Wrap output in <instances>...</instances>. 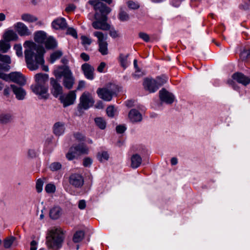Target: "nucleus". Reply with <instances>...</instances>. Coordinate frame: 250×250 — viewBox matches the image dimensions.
<instances>
[{
	"label": "nucleus",
	"instance_id": "f257e3e1",
	"mask_svg": "<svg viewBox=\"0 0 250 250\" xmlns=\"http://www.w3.org/2000/svg\"><path fill=\"white\" fill-rule=\"evenodd\" d=\"M23 46L26 48L24 51V55L27 67L33 71L37 69L41 65H42L43 71H48V67L43 65L44 63L43 55L45 52L43 47L31 41L25 42Z\"/></svg>",
	"mask_w": 250,
	"mask_h": 250
},
{
	"label": "nucleus",
	"instance_id": "f03ea898",
	"mask_svg": "<svg viewBox=\"0 0 250 250\" xmlns=\"http://www.w3.org/2000/svg\"><path fill=\"white\" fill-rule=\"evenodd\" d=\"M63 240L62 231L58 229H51L46 236V244L50 249L57 250L62 247Z\"/></svg>",
	"mask_w": 250,
	"mask_h": 250
},
{
	"label": "nucleus",
	"instance_id": "7ed1b4c3",
	"mask_svg": "<svg viewBox=\"0 0 250 250\" xmlns=\"http://www.w3.org/2000/svg\"><path fill=\"white\" fill-rule=\"evenodd\" d=\"M232 78L233 80H228V83L231 86L234 90H237L238 87L236 85L233 80L236 81L238 83H241L244 85H247L250 83V78L246 76L242 73H235L232 75Z\"/></svg>",
	"mask_w": 250,
	"mask_h": 250
},
{
	"label": "nucleus",
	"instance_id": "20e7f679",
	"mask_svg": "<svg viewBox=\"0 0 250 250\" xmlns=\"http://www.w3.org/2000/svg\"><path fill=\"white\" fill-rule=\"evenodd\" d=\"M95 21L92 22V26L96 29H102L108 30L110 29V25L106 22L107 16H100L98 12H96L94 15Z\"/></svg>",
	"mask_w": 250,
	"mask_h": 250
},
{
	"label": "nucleus",
	"instance_id": "39448f33",
	"mask_svg": "<svg viewBox=\"0 0 250 250\" xmlns=\"http://www.w3.org/2000/svg\"><path fill=\"white\" fill-rule=\"evenodd\" d=\"M95 101L91 93L83 92L80 98L79 107L80 109H87L93 105Z\"/></svg>",
	"mask_w": 250,
	"mask_h": 250
},
{
	"label": "nucleus",
	"instance_id": "423d86ee",
	"mask_svg": "<svg viewBox=\"0 0 250 250\" xmlns=\"http://www.w3.org/2000/svg\"><path fill=\"white\" fill-rule=\"evenodd\" d=\"M93 35L98 38L99 51L103 55L107 54V43L106 42L107 38V35H104L102 32L99 31L94 32Z\"/></svg>",
	"mask_w": 250,
	"mask_h": 250
},
{
	"label": "nucleus",
	"instance_id": "0eeeda50",
	"mask_svg": "<svg viewBox=\"0 0 250 250\" xmlns=\"http://www.w3.org/2000/svg\"><path fill=\"white\" fill-rule=\"evenodd\" d=\"M31 88L33 92L39 95L40 99L46 100L48 98V87L45 84H35L32 85Z\"/></svg>",
	"mask_w": 250,
	"mask_h": 250
},
{
	"label": "nucleus",
	"instance_id": "6e6552de",
	"mask_svg": "<svg viewBox=\"0 0 250 250\" xmlns=\"http://www.w3.org/2000/svg\"><path fill=\"white\" fill-rule=\"evenodd\" d=\"M68 182L75 188H80L84 184V178L80 174L72 173L69 177Z\"/></svg>",
	"mask_w": 250,
	"mask_h": 250
},
{
	"label": "nucleus",
	"instance_id": "1a4fd4ad",
	"mask_svg": "<svg viewBox=\"0 0 250 250\" xmlns=\"http://www.w3.org/2000/svg\"><path fill=\"white\" fill-rule=\"evenodd\" d=\"M76 98L75 91H70L67 95H62L59 97V100L65 107L74 103Z\"/></svg>",
	"mask_w": 250,
	"mask_h": 250
},
{
	"label": "nucleus",
	"instance_id": "9d476101",
	"mask_svg": "<svg viewBox=\"0 0 250 250\" xmlns=\"http://www.w3.org/2000/svg\"><path fill=\"white\" fill-rule=\"evenodd\" d=\"M50 85L51 86L50 89L51 93L55 98H57L62 95V87L59 82L53 78L50 79Z\"/></svg>",
	"mask_w": 250,
	"mask_h": 250
},
{
	"label": "nucleus",
	"instance_id": "9b49d317",
	"mask_svg": "<svg viewBox=\"0 0 250 250\" xmlns=\"http://www.w3.org/2000/svg\"><path fill=\"white\" fill-rule=\"evenodd\" d=\"M159 98L162 102L167 104H172L175 99L173 94L165 88L162 89L159 91Z\"/></svg>",
	"mask_w": 250,
	"mask_h": 250
},
{
	"label": "nucleus",
	"instance_id": "f8f14e48",
	"mask_svg": "<svg viewBox=\"0 0 250 250\" xmlns=\"http://www.w3.org/2000/svg\"><path fill=\"white\" fill-rule=\"evenodd\" d=\"M11 81L20 85H24L26 80L22 74L19 72H13L9 74L8 82Z\"/></svg>",
	"mask_w": 250,
	"mask_h": 250
},
{
	"label": "nucleus",
	"instance_id": "ddd939ff",
	"mask_svg": "<svg viewBox=\"0 0 250 250\" xmlns=\"http://www.w3.org/2000/svg\"><path fill=\"white\" fill-rule=\"evenodd\" d=\"M98 97L105 101H110L112 100L113 92L107 88H99L97 90Z\"/></svg>",
	"mask_w": 250,
	"mask_h": 250
},
{
	"label": "nucleus",
	"instance_id": "4468645a",
	"mask_svg": "<svg viewBox=\"0 0 250 250\" xmlns=\"http://www.w3.org/2000/svg\"><path fill=\"white\" fill-rule=\"evenodd\" d=\"M14 27L20 36H27L31 34L28 27L21 22H18L14 25Z\"/></svg>",
	"mask_w": 250,
	"mask_h": 250
},
{
	"label": "nucleus",
	"instance_id": "2eb2a0df",
	"mask_svg": "<svg viewBox=\"0 0 250 250\" xmlns=\"http://www.w3.org/2000/svg\"><path fill=\"white\" fill-rule=\"evenodd\" d=\"M85 78L88 80H92L94 78V68L88 63H83L81 66Z\"/></svg>",
	"mask_w": 250,
	"mask_h": 250
},
{
	"label": "nucleus",
	"instance_id": "dca6fc26",
	"mask_svg": "<svg viewBox=\"0 0 250 250\" xmlns=\"http://www.w3.org/2000/svg\"><path fill=\"white\" fill-rule=\"evenodd\" d=\"M143 85L145 89L148 91L149 93H154L158 89V85L153 79L145 78Z\"/></svg>",
	"mask_w": 250,
	"mask_h": 250
},
{
	"label": "nucleus",
	"instance_id": "f3484780",
	"mask_svg": "<svg viewBox=\"0 0 250 250\" xmlns=\"http://www.w3.org/2000/svg\"><path fill=\"white\" fill-rule=\"evenodd\" d=\"M52 27L56 29H65L67 28V24L66 20L64 18H58L54 20L51 23Z\"/></svg>",
	"mask_w": 250,
	"mask_h": 250
},
{
	"label": "nucleus",
	"instance_id": "a211bd4d",
	"mask_svg": "<svg viewBox=\"0 0 250 250\" xmlns=\"http://www.w3.org/2000/svg\"><path fill=\"white\" fill-rule=\"evenodd\" d=\"M72 74L71 70L67 66H62L60 67L57 70L55 71V76L58 78L63 77L65 78Z\"/></svg>",
	"mask_w": 250,
	"mask_h": 250
},
{
	"label": "nucleus",
	"instance_id": "6ab92c4d",
	"mask_svg": "<svg viewBox=\"0 0 250 250\" xmlns=\"http://www.w3.org/2000/svg\"><path fill=\"white\" fill-rule=\"evenodd\" d=\"M96 12L99 11L101 14L100 16H106L111 11V9L107 6L103 2L99 1L95 5V9Z\"/></svg>",
	"mask_w": 250,
	"mask_h": 250
},
{
	"label": "nucleus",
	"instance_id": "aec40b11",
	"mask_svg": "<svg viewBox=\"0 0 250 250\" xmlns=\"http://www.w3.org/2000/svg\"><path fill=\"white\" fill-rule=\"evenodd\" d=\"M19 37L17 33L13 30H6L2 35V39L10 42L17 41Z\"/></svg>",
	"mask_w": 250,
	"mask_h": 250
},
{
	"label": "nucleus",
	"instance_id": "412c9836",
	"mask_svg": "<svg viewBox=\"0 0 250 250\" xmlns=\"http://www.w3.org/2000/svg\"><path fill=\"white\" fill-rule=\"evenodd\" d=\"M10 86L18 100H22L24 99L26 93L22 88L18 87L14 84H11Z\"/></svg>",
	"mask_w": 250,
	"mask_h": 250
},
{
	"label": "nucleus",
	"instance_id": "4be33fe9",
	"mask_svg": "<svg viewBox=\"0 0 250 250\" xmlns=\"http://www.w3.org/2000/svg\"><path fill=\"white\" fill-rule=\"evenodd\" d=\"M128 118L132 123L140 122L142 120V114L135 109H132L128 113Z\"/></svg>",
	"mask_w": 250,
	"mask_h": 250
},
{
	"label": "nucleus",
	"instance_id": "5701e85b",
	"mask_svg": "<svg viewBox=\"0 0 250 250\" xmlns=\"http://www.w3.org/2000/svg\"><path fill=\"white\" fill-rule=\"evenodd\" d=\"M130 166L132 168L136 169L139 167L142 162V157L138 154H133L130 158Z\"/></svg>",
	"mask_w": 250,
	"mask_h": 250
},
{
	"label": "nucleus",
	"instance_id": "b1692460",
	"mask_svg": "<svg viewBox=\"0 0 250 250\" xmlns=\"http://www.w3.org/2000/svg\"><path fill=\"white\" fill-rule=\"evenodd\" d=\"M64 124L62 122H57L53 126L54 133L57 136H61L64 132Z\"/></svg>",
	"mask_w": 250,
	"mask_h": 250
},
{
	"label": "nucleus",
	"instance_id": "393cba45",
	"mask_svg": "<svg viewBox=\"0 0 250 250\" xmlns=\"http://www.w3.org/2000/svg\"><path fill=\"white\" fill-rule=\"evenodd\" d=\"M47 39V35L44 31H39L35 33L34 40L38 43H44Z\"/></svg>",
	"mask_w": 250,
	"mask_h": 250
},
{
	"label": "nucleus",
	"instance_id": "a878e982",
	"mask_svg": "<svg viewBox=\"0 0 250 250\" xmlns=\"http://www.w3.org/2000/svg\"><path fill=\"white\" fill-rule=\"evenodd\" d=\"M62 215V209L59 206H54L49 211V216L53 220H56L60 218Z\"/></svg>",
	"mask_w": 250,
	"mask_h": 250
},
{
	"label": "nucleus",
	"instance_id": "bb28decb",
	"mask_svg": "<svg viewBox=\"0 0 250 250\" xmlns=\"http://www.w3.org/2000/svg\"><path fill=\"white\" fill-rule=\"evenodd\" d=\"M74 78L71 74L70 76L63 79V84L66 88L70 89L74 84Z\"/></svg>",
	"mask_w": 250,
	"mask_h": 250
},
{
	"label": "nucleus",
	"instance_id": "cd10ccee",
	"mask_svg": "<svg viewBox=\"0 0 250 250\" xmlns=\"http://www.w3.org/2000/svg\"><path fill=\"white\" fill-rule=\"evenodd\" d=\"M48 79V75L46 74L38 73L35 75L36 84H45Z\"/></svg>",
	"mask_w": 250,
	"mask_h": 250
},
{
	"label": "nucleus",
	"instance_id": "c85d7f7f",
	"mask_svg": "<svg viewBox=\"0 0 250 250\" xmlns=\"http://www.w3.org/2000/svg\"><path fill=\"white\" fill-rule=\"evenodd\" d=\"M78 156L79 154L75 146H71L66 154V157L68 160H72Z\"/></svg>",
	"mask_w": 250,
	"mask_h": 250
},
{
	"label": "nucleus",
	"instance_id": "c756f323",
	"mask_svg": "<svg viewBox=\"0 0 250 250\" xmlns=\"http://www.w3.org/2000/svg\"><path fill=\"white\" fill-rule=\"evenodd\" d=\"M44 43L46 48L47 49H53L57 46L56 40L52 37L47 38Z\"/></svg>",
	"mask_w": 250,
	"mask_h": 250
},
{
	"label": "nucleus",
	"instance_id": "7c9ffc66",
	"mask_svg": "<svg viewBox=\"0 0 250 250\" xmlns=\"http://www.w3.org/2000/svg\"><path fill=\"white\" fill-rule=\"evenodd\" d=\"M11 47L9 42L3 39L0 40V51L3 53H7Z\"/></svg>",
	"mask_w": 250,
	"mask_h": 250
},
{
	"label": "nucleus",
	"instance_id": "2f4dec72",
	"mask_svg": "<svg viewBox=\"0 0 250 250\" xmlns=\"http://www.w3.org/2000/svg\"><path fill=\"white\" fill-rule=\"evenodd\" d=\"M84 236V233L82 230L76 231L73 237V241L74 243H79L83 240Z\"/></svg>",
	"mask_w": 250,
	"mask_h": 250
},
{
	"label": "nucleus",
	"instance_id": "473e14b6",
	"mask_svg": "<svg viewBox=\"0 0 250 250\" xmlns=\"http://www.w3.org/2000/svg\"><path fill=\"white\" fill-rule=\"evenodd\" d=\"M12 116L10 114L3 113L0 115V123L6 124L11 122Z\"/></svg>",
	"mask_w": 250,
	"mask_h": 250
},
{
	"label": "nucleus",
	"instance_id": "72a5a7b5",
	"mask_svg": "<svg viewBox=\"0 0 250 250\" xmlns=\"http://www.w3.org/2000/svg\"><path fill=\"white\" fill-rule=\"evenodd\" d=\"M22 21L28 22H33L38 21V18L29 14H23L21 16Z\"/></svg>",
	"mask_w": 250,
	"mask_h": 250
},
{
	"label": "nucleus",
	"instance_id": "f704fd0d",
	"mask_svg": "<svg viewBox=\"0 0 250 250\" xmlns=\"http://www.w3.org/2000/svg\"><path fill=\"white\" fill-rule=\"evenodd\" d=\"M79 155L86 154L88 152V148L84 144H80L75 146Z\"/></svg>",
	"mask_w": 250,
	"mask_h": 250
},
{
	"label": "nucleus",
	"instance_id": "c9c22d12",
	"mask_svg": "<svg viewBox=\"0 0 250 250\" xmlns=\"http://www.w3.org/2000/svg\"><path fill=\"white\" fill-rule=\"evenodd\" d=\"M96 125L101 129H104L106 127V123L104 118L97 117L94 119Z\"/></svg>",
	"mask_w": 250,
	"mask_h": 250
},
{
	"label": "nucleus",
	"instance_id": "e433bc0d",
	"mask_svg": "<svg viewBox=\"0 0 250 250\" xmlns=\"http://www.w3.org/2000/svg\"><path fill=\"white\" fill-rule=\"evenodd\" d=\"M119 19L122 21H127L129 20V16L128 14L121 8L118 15Z\"/></svg>",
	"mask_w": 250,
	"mask_h": 250
},
{
	"label": "nucleus",
	"instance_id": "4c0bfd02",
	"mask_svg": "<svg viewBox=\"0 0 250 250\" xmlns=\"http://www.w3.org/2000/svg\"><path fill=\"white\" fill-rule=\"evenodd\" d=\"M154 81L156 82V85H158V89L159 87L167 83V78L165 76H158L156 78V79H154Z\"/></svg>",
	"mask_w": 250,
	"mask_h": 250
},
{
	"label": "nucleus",
	"instance_id": "58836bf2",
	"mask_svg": "<svg viewBox=\"0 0 250 250\" xmlns=\"http://www.w3.org/2000/svg\"><path fill=\"white\" fill-rule=\"evenodd\" d=\"M62 55V52L60 50H57L50 55V62L53 63L55 61L59 59Z\"/></svg>",
	"mask_w": 250,
	"mask_h": 250
},
{
	"label": "nucleus",
	"instance_id": "ea45409f",
	"mask_svg": "<svg viewBox=\"0 0 250 250\" xmlns=\"http://www.w3.org/2000/svg\"><path fill=\"white\" fill-rule=\"evenodd\" d=\"M16 238L14 236H11L5 238L3 241V246L5 248H9L15 240Z\"/></svg>",
	"mask_w": 250,
	"mask_h": 250
},
{
	"label": "nucleus",
	"instance_id": "a19ab883",
	"mask_svg": "<svg viewBox=\"0 0 250 250\" xmlns=\"http://www.w3.org/2000/svg\"><path fill=\"white\" fill-rule=\"evenodd\" d=\"M128 57V55L125 56L123 54H120L119 59L120 62L121 66L124 67V69H125L128 66V63L127 62V58Z\"/></svg>",
	"mask_w": 250,
	"mask_h": 250
},
{
	"label": "nucleus",
	"instance_id": "79ce46f5",
	"mask_svg": "<svg viewBox=\"0 0 250 250\" xmlns=\"http://www.w3.org/2000/svg\"><path fill=\"white\" fill-rule=\"evenodd\" d=\"M62 168V165L59 162H53L49 166L50 169L52 171H56Z\"/></svg>",
	"mask_w": 250,
	"mask_h": 250
},
{
	"label": "nucleus",
	"instance_id": "37998d69",
	"mask_svg": "<svg viewBox=\"0 0 250 250\" xmlns=\"http://www.w3.org/2000/svg\"><path fill=\"white\" fill-rule=\"evenodd\" d=\"M45 190L48 193H53L56 191V187L52 184H48L45 187Z\"/></svg>",
	"mask_w": 250,
	"mask_h": 250
},
{
	"label": "nucleus",
	"instance_id": "c03bdc74",
	"mask_svg": "<svg viewBox=\"0 0 250 250\" xmlns=\"http://www.w3.org/2000/svg\"><path fill=\"white\" fill-rule=\"evenodd\" d=\"M108 158V154L105 151H103L101 153H99L97 155V158L101 162L103 160H107Z\"/></svg>",
	"mask_w": 250,
	"mask_h": 250
},
{
	"label": "nucleus",
	"instance_id": "a18cd8bd",
	"mask_svg": "<svg viewBox=\"0 0 250 250\" xmlns=\"http://www.w3.org/2000/svg\"><path fill=\"white\" fill-rule=\"evenodd\" d=\"M81 39L82 41V44L84 46L86 45H89L92 42L91 39L85 36H82Z\"/></svg>",
	"mask_w": 250,
	"mask_h": 250
},
{
	"label": "nucleus",
	"instance_id": "49530a36",
	"mask_svg": "<svg viewBox=\"0 0 250 250\" xmlns=\"http://www.w3.org/2000/svg\"><path fill=\"white\" fill-rule=\"evenodd\" d=\"M0 61L6 64H10L11 60L10 57L7 55H2L0 53Z\"/></svg>",
	"mask_w": 250,
	"mask_h": 250
},
{
	"label": "nucleus",
	"instance_id": "de8ad7c7",
	"mask_svg": "<svg viewBox=\"0 0 250 250\" xmlns=\"http://www.w3.org/2000/svg\"><path fill=\"white\" fill-rule=\"evenodd\" d=\"M14 49L16 51V55L19 57L22 56V46L21 44H16L14 46Z\"/></svg>",
	"mask_w": 250,
	"mask_h": 250
},
{
	"label": "nucleus",
	"instance_id": "09e8293b",
	"mask_svg": "<svg viewBox=\"0 0 250 250\" xmlns=\"http://www.w3.org/2000/svg\"><path fill=\"white\" fill-rule=\"evenodd\" d=\"M127 5L129 8L133 10L137 9L140 7V5L138 2H136L131 0L127 1Z\"/></svg>",
	"mask_w": 250,
	"mask_h": 250
},
{
	"label": "nucleus",
	"instance_id": "8fccbe9b",
	"mask_svg": "<svg viewBox=\"0 0 250 250\" xmlns=\"http://www.w3.org/2000/svg\"><path fill=\"white\" fill-rule=\"evenodd\" d=\"M116 110L113 106H109L106 109V113L108 117H113L115 115Z\"/></svg>",
	"mask_w": 250,
	"mask_h": 250
},
{
	"label": "nucleus",
	"instance_id": "3c124183",
	"mask_svg": "<svg viewBox=\"0 0 250 250\" xmlns=\"http://www.w3.org/2000/svg\"><path fill=\"white\" fill-rule=\"evenodd\" d=\"M43 185V181L41 179H38L36 182V188L38 192H42V187Z\"/></svg>",
	"mask_w": 250,
	"mask_h": 250
},
{
	"label": "nucleus",
	"instance_id": "603ef678",
	"mask_svg": "<svg viewBox=\"0 0 250 250\" xmlns=\"http://www.w3.org/2000/svg\"><path fill=\"white\" fill-rule=\"evenodd\" d=\"M38 151L33 148H30L28 150L27 156L29 158H33L37 156Z\"/></svg>",
	"mask_w": 250,
	"mask_h": 250
},
{
	"label": "nucleus",
	"instance_id": "864d4df0",
	"mask_svg": "<svg viewBox=\"0 0 250 250\" xmlns=\"http://www.w3.org/2000/svg\"><path fill=\"white\" fill-rule=\"evenodd\" d=\"M92 163V159L89 157L85 158L83 161V165L85 167H89Z\"/></svg>",
	"mask_w": 250,
	"mask_h": 250
},
{
	"label": "nucleus",
	"instance_id": "5fc2aeb1",
	"mask_svg": "<svg viewBox=\"0 0 250 250\" xmlns=\"http://www.w3.org/2000/svg\"><path fill=\"white\" fill-rule=\"evenodd\" d=\"M139 36L140 38L146 42H148L150 38L148 34L144 32H140L139 34Z\"/></svg>",
	"mask_w": 250,
	"mask_h": 250
},
{
	"label": "nucleus",
	"instance_id": "6e6d98bb",
	"mask_svg": "<svg viewBox=\"0 0 250 250\" xmlns=\"http://www.w3.org/2000/svg\"><path fill=\"white\" fill-rule=\"evenodd\" d=\"M66 33L67 34L70 35L75 38H77V32L74 28L70 27L67 28Z\"/></svg>",
	"mask_w": 250,
	"mask_h": 250
},
{
	"label": "nucleus",
	"instance_id": "4d7b16f0",
	"mask_svg": "<svg viewBox=\"0 0 250 250\" xmlns=\"http://www.w3.org/2000/svg\"><path fill=\"white\" fill-rule=\"evenodd\" d=\"M76 8V5H75L74 4L70 3L68 4V5L66 7L65 10L67 13H69L74 11Z\"/></svg>",
	"mask_w": 250,
	"mask_h": 250
},
{
	"label": "nucleus",
	"instance_id": "13d9d810",
	"mask_svg": "<svg viewBox=\"0 0 250 250\" xmlns=\"http://www.w3.org/2000/svg\"><path fill=\"white\" fill-rule=\"evenodd\" d=\"M126 129V128L125 125H117L116 127V131L118 133H124L125 130Z\"/></svg>",
	"mask_w": 250,
	"mask_h": 250
},
{
	"label": "nucleus",
	"instance_id": "bf43d9fd",
	"mask_svg": "<svg viewBox=\"0 0 250 250\" xmlns=\"http://www.w3.org/2000/svg\"><path fill=\"white\" fill-rule=\"evenodd\" d=\"M144 75V73L142 72H141L140 69H137V70H136L134 73H133L132 74V76L135 79H138V78L143 76Z\"/></svg>",
	"mask_w": 250,
	"mask_h": 250
},
{
	"label": "nucleus",
	"instance_id": "052dcab7",
	"mask_svg": "<svg viewBox=\"0 0 250 250\" xmlns=\"http://www.w3.org/2000/svg\"><path fill=\"white\" fill-rule=\"evenodd\" d=\"M250 57V49L247 51H244L241 53V58L243 59H246Z\"/></svg>",
	"mask_w": 250,
	"mask_h": 250
},
{
	"label": "nucleus",
	"instance_id": "680f3d73",
	"mask_svg": "<svg viewBox=\"0 0 250 250\" xmlns=\"http://www.w3.org/2000/svg\"><path fill=\"white\" fill-rule=\"evenodd\" d=\"M80 57L84 62H87L90 59L89 56L84 52L81 54Z\"/></svg>",
	"mask_w": 250,
	"mask_h": 250
},
{
	"label": "nucleus",
	"instance_id": "e2e57ef3",
	"mask_svg": "<svg viewBox=\"0 0 250 250\" xmlns=\"http://www.w3.org/2000/svg\"><path fill=\"white\" fill-rule=\"evenodd\" d=\"M75 138L78 141H82L84 140V136L81 133H76L74 134Z\"/></svg>",
	"mask_w": 250,
	"mask_h": 250
},
{
	"label": "nucleus",
	"instance_id": "0e129e2a",
	"mask_svg": "<svg viewBox=\"0 0 250 250\" xmlns=\"http://www.w3.org/2000/svg\"><path fill=\"white\" fill-rule=\"evenodd\" d=\"M79 208L81 209H83L86 207V203L84 200H80L78 204Z\"/></svg>",
	"mask_w": 250,
	"mask_h": 250
},
{
	"label": "nucleus",
	"instance_id": "69168bd1",
	"mask_svg": "<svg viewBox=\"0 0 250 250\" xmlns=\"http://www.w3.org/2000/svg\"><path fill=\"white\" fill-rule=\"evenodd\" d=\"M9 74H6L0 71V78L2 80L8 82Z\"/></svg>",
	"mask_w": 250,
	"mask_h": 250
},
{
	"label": "nucleus",
	"instance_id": "338daca9",
	"mask_svg": "<svg viewBox=\"0 0 250 250\" xmlns=\"http://www.w3.org/2000/svg\"><path fill=\"white\" fill-rule=\"evenodd\" d=\"M105 65H106V64L105 62H101V63L100 64V65H99V66L97 68L98 71H99V72H103L104 68L105 66Z\"/></svg>",
	"mask_w": 250,
	"mask_h": 250
},
{
	"label": "nucleus",
	"instance_id": "774afa93",
	"mask_svg": "<svg viewBox=\"0 0 250 250\" xmlns=\"http://www.w3.org/2000/svg\"><path fill=\"white\" fill-rule=\"evenodd\" d=\"M37 244V243L35 240H33L31 241L30 243L31 247H30V250H37V248L36 247V245Z\"/></svg>",
	"mask_w": 250,
	"mask_h": 250
}]
</instances>
